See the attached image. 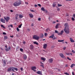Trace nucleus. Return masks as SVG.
Returning a JSON list of instances; mask_svg holds the SVG:
<instances>
[{
  "label": "nucleus",
  "mask_w": 75,
  "mask_h": 75,
  "mask_svg": "<svg viewBox=\"0 0 75 75\" xmlns=\"http://www.w3.org/2000/svg\"><path fill=\"white\" fill-rule=\"evenodd\" d=\"M70 40L71 42H75V41L73 40V39L71 38H70Z\"/></svg>",
  "instance_id": "4468645a"
},
{
  "label": "nucleus",
  "mask_w": 75,
  "mask_h": 75,
  "mask_svg": "<svg viewBox=\"0 0 75 75\" xmlns=\"http://www.w3.org/2000/svg\"><path fill=\"white\" fill-rule=\"evenodd\" d=\"M40 66L41 67H42V68H44V65L43 64H42L40 65Z\"/></svg>",
  "instance_id": "a19ab883"
},
{
  "label": "nucleus",
  "mask_w": 75,
  "mask_h": 75,
  "mask_svg": "<svg viewBox=\"0 0 75 75\" xmlns=\"http://www.w3.org/2000/svg\"><path fill=\"white\" fill-rule=\"evenodd\" d=\"M68 64H66L65 66L66 67H68Z\"/></svg>",
  "instance_id": "0e129e2a"
},
{
  "label": "nucleus",
  "mask_w": 75,
  "mask_h": 75,
  "mask_svg": "<svg viewBox=\"0 0 75 75\" xmlns=\"http://www.w3.org/2000/svg\"><path fill=\"white\" fill-rule=\"evenodd\" d=\"M17 2V6H18L21 4V1H19V2Z\"/></svg>",
  "instance_id": "1a4fd4ad"
},
{
  "label": "nucleus",
  "mask_w": 75,
  "mask_h": 75,
  "mask_svg": "<svg viewBox=\"0 0 75 75\" xmlns=\"http://www.w3.org/2000/svg\"><path fill=\"white\" fill-rule=\"evenodd\" d=\"M57 10L58 11H59V10H60V9L59 8H58L57 9Z\"/></svg>",
  "instance_id": "052dcab7"
},
{
  "label": "nucleus",
  "mask_w": 75,
  "mask_h": 75,
  "mask_svg": "<svg viewBox=\"0 0 75 75\" xmlns=\"http://www.w3.org/2000/svg\"><path fill=\"white\" fill-rule=\"evenodd\" d=\"M41 59L42 60V61H45L46 60V59H45V58H44L43 57H41Z\"/></svg>",
  "instance_id": "aec40b11"
},
{
  "label": "nucleus",
  "mask_w": 75,
  "mask_h": 75,
  "mask_svg": "<svg viewBox=\"0 0 75 75\" xmlns=\"http://www.w3.org/2000/svg\"><path fill=\"white\" fill-rule=\"evenodd\" d=\"M63 41H64V40H58V42H63Z\"/></svg>",
  "instance_id": "cd10ccee"
},
{
  "label": "nucleus",
  "mask_w": 75,
  "mask_h": 75,
  "mask_svg": "<svg viewBox=\"0 0 75 75\" xmlns=\"http://www.w3.org/2000/svg\"><path fill=\"white\" fill-rule=\"evenodd\" d=\"M57 6H58V7H61V6H62V5H61L59 4H57Z\"/></svg>",
  "instance_id": "c756f323"
},
{
  "label": "nucleus",
  "mask_w": 75,
  "mask_h": 75,
  "mask_svg": "<svg viewBox=\"0 0 75 75\" xmlns=\"http://www.w3.org/2000/svg\"><path fill=\"white\" fill-rule=\"evenodd\" d=\"M5 50L6 51H8L11 50V47H10V46H9L8 47H7V48L5 49Z\"/></svg>",
  "instance_id": "0eeeda50"
},
{
  "label": "nucleus",
  "mask_w": 75,
  "mask_h": 75,
  "mask_svg": "<svg viewBox=\"0 0 75 75\" xmlns=\"http://www.w3.org/2000/svg\"><path fill=\"white\" fill-rule=\"evenodd\" d=\"M73 17H74L75 18V14H73Z\"/></svg>",
  "instance_id": "6e6d98bb"
},
{
  "label": "nucleus",
  "mask_w": 75,
  "mask_h": 75,
  "mask_svg": "<svg viewBox=\"0 0 75 75\" xmlns=\"http://www.w3.org/2000/svg\"><path fill=\"white\" fill-rule=\"evenodd\" d=\"M33 38L36 40H38L40 39V38L37 35H34L33 36Z\"/></svg>",
  "instance_id": "7ed1b4c3"
},
{
  "label": "nucleus",
  "mask_w": 75,
  "mask_h": 75,
  "mask_svg": "<svg viewBox=\"0 0 75 75\" xmlns=\"http://www.w3.org/2000/svg\"><path fill=\"white\" fill-rule=\"evenodd\" d=\"M30 50H33L34 49V46L33 45H30Z\"/></svg>",
  "instance_id": "6e6552de"
},
{
  "label": "nucleus",
  "mask_w": 75,
  "mask_h": 75,
  "mask_svg": "<svg viewBox=\"0 0 75 75\" xmlns=\"http://www.w3.org/2000/svg\"><path fill=\"white\" fill-rule=\"evenodd\" d=\"M19 17L20 18H23V16H22V15L20 14L19 15Z\"/></svg>",
  "instance_id": "4be33fe9"
},
{
  "label": "nucleus",
  "mask_w": 75,
  "mask_h": 75,
  "mask_svg": "<svg viewBox=\"0 0 75 75\" xmlns=\"http://www.w3.org/2000/svg\"><path fill=\"white\" fill-rule=\"evenodd\" d=\"M38 21H41V18H38Z\"/></svg>",
  "instance_id": "5fc2aeb1"
},
{
  "label": "nucleus",
  "mask_w": 75,
  "mask_h": 75,
  "mask_svg": "<svg viewBox=\"0 0 75 75\" xmlns=\"http://www.w3.org/2000/svg\"><path fill=\"white\" fill-rule=\"evenodd\" d=\"M3 34H4V35H6V33L5 32H3Z\"/></svg>",
  "instance_id": "3c124183"
},
{
  "label": "nucleus",
  "mask_w": 75,
  "mask_h": 75,
  "mask_svg": "<svg viewBox=\"0 0 75 75\" xmlns=\"http://www.w3.org/2000/svg\"><path fill=\"white\" fill-rule=\"evenodd\" d=\"M48 61L50 63H52L53 61V59H50L48 60Z\"/></svg>",
  "instance_id": "ddd939ff"
},
{
  "label": "nucleus",
  "mask_w": 75,
  "mask_h": 75,
  "mask_svg": "<svg viewBox=\"0 0 75 75\" xmlns=\"http://www.w3.org/2000/svg\"><path fill=\"white\" fill-rule=\"evenodd\" d=\"M59 25V24H57L56 25L55 28H58V26Z\"/></svg>",
  "instance_id": "c85d7f7f"
},
{
  "label": "nucleus",
  "mask_w": 75,
  "mask_h": 75,
  "mask_svg": "<svg viewBox=\"0 0 75 75\" xmlns=\"http://www.w3.org/2000/svg\"><path fill=\"white\" fill-rule=\"evenodd\" d=\"M63 33H64V30H62L60 32V35H62Z\"/></svg>",
  "instance_id": "393cba45"
},
{
  "label": "nucleus",
  "mask_w": 75,
  "mask_h": 75,
  "mask_svg": "<svg viewBox=\"0 0 75 75\" xmlns=\"http://www.w3.org/2000/svg\"><path fill=\"white\" fill-rule=\"evenodd\" d=\"M47 47V44L45 43L43 45V48L44 49H46Z\"/></svg>",
  "instance_id": "9b49d317"
},
{
  "label": "nucleus",
  "mask_w": 75,
  "mask_h": 75,
  "mask_svg": "<svg viewBox=\"0 0 75 75\" xmlns=\"http://www.w3.org/2000/svg\"><path fill=\"white\" fill-rule=\"evenodd\" d=\"M74 0H66V1H73Z\"/></svg>",
  "instance_id": "09e8293b"
},
{
  "label": "nucleus",
  "mask_w": 75,
  "mask_h": 75,
  "mask_svg": "<svg viewBox=\"0 0 75 75\" xmlns=\"http://www.w3.org/2000/svg\"><path fill=\"white\" fill-rule=\"evenodd\" d=\"M14 70L17 71H18V69L17 68L11 67L8 69V71H13V72H14L15 71Z\"/></svg>",
  "instance_id": "f03ea898"
},
{
  "label": "nucleus",
  "mask_w": 75,
  "mask_h": 75,
  "mask_svg": "<svg viewBox=\"0 0 75 75\" xmlns=\"http://www.w3.org/2000/svg\"><path fill=\"white\" fill-rule=\"evenodd\" d=\"M64 74H65V75H69V74H68V73H67V72L64 73Z\"/></svg>",
  "instance_id": "c9c22d12"
},
{
  "label": "nucleus",
  "mask_w": 75,
  "mask_h": 75,
  "mask_svg": "<svg viewBox=\"0 0 75 75\" xmlns=\"http://www.w3.org/2000/svg\"><path fill=\"white\" fill-rule=\"evenodd\" d=\"M44 11H45V13H48V11H47V10H46L45 9V10Z\"/></svg>",
  "instance_id": "2f4dec72"
},
{
  "label": "nucleus",
  "mask_w": 75,
  "mask_h": 75,
  "mask_svg": "<svg viewBox=\"0 0 75 75\" xmlns=\"http://www.w3.org/2000/svg\"><path fill=\"white\" fill-rule=\"evenodd\" d=\"M22 25V24H21L19 26H18V28H21V26Z\"/></svg>",
  "instance_id": "f704fd0d"
},
{
  "label": "nucleus",
  "mask_w": 75,
  "mask_h": 75,
  "mask_svg": "<svg viewBox=\"0 0 75 75\" xmlns=\"http://www.w3.org/2000/svg\"><path fill=\"white\" fill-rule=\"evenodd\" d=\"M56 39H57V38H56V37H54V38H53L52 39V40H56Z\"/></svg>",
  "instance_id": "37998d69"
},
{
  "label": "nucleus",
  "mask_w": 75,
  "mask_h": 75,
  "mask_svg": "<svg viewBox=\"0 0 75 75\" xmlns=\"http://www.w3.org/2000/svg\"><path fill=\"white\" fill-rule=\"evenodd\" d=\"M38 5L39 7H41V5L40 4H38Z\"/></svg>",
  "instance_id": "79ce46f5"
},
{
  "label": "nucleus",
  "mask_w": 75,
  "mask_h": 75,
  "mask_svg": "<svg viewBox=\"0 0 75 75\" xmlns=\"http://www.w3.org/2000/svg\"><path fill=\"white\" fill-rule=\"evenodd\" d=\"M10 26H11V27L13 28V26L12 25H10Z\"/></svg>",
  "instance_id": "774afa93"
},
{
  "label": "nucleus",
  "mask_w": 75,
  "mask_h": 75,
  "mask_svg": "<svg viewBox=\"0 0 75 75\" xmlns=\"http://www.w3.org/2000/svg\"><path fill=\"white\" fill-rule=\"evenodd\" d=\"M30 11L31 12H34V11L33 10H30Z\"/></svg>",
  "instance_id": "4d7b16f0"
},
{
  "label": "nucleus",
  "mask_w": 75,
  "mask_h": 75,
  "mask_svg": "<svg viewBox=\"0 0 75 75\" xmlns=\"http://www.w3.org/2000/svg\"><path fill=\"white\" fill-rule=\"evenodd\" d=\"M57 34H58V35H60V34H61V33H58V32Z\"/></svg>",
  "instance_id": "680f3d73"
},
{
  "label": "nucleus",
  "mask_w": 75,
  "mask_h": 75,
  "mask_svg": "<svg viewBox=\"0 0 75 75\" xmlns=\"http://www.w3.org/2000/svg\"><path fill=\"white\" fill-rule=\"evenodd\" d=\"M54 35L53 34L52 35L50 36L49 37V38H54Z\"/></svg>",
  "instance_id": "412c9836"
},
{
  "label": "nucleus",
  "mask_w": 75,
  "mask_h": 75,
  "mask_svg": "<svg viewBox=\"0 0 75 75\" xmlns=\"http://www.w3.org/2000/svg\"><path fill=\"white\" fill-rule=\"evenodd\" d=\"M31 69L32 71H33L34 72H36V70L35 69H37L36 67L35 66H33L31 67Z\"/></svg>",
  "instance_id": "20e7f679"
},
{
  "label": "nucleus",
  "mask_w": 75,
  "mask_h": 75,
  "mask_svg": "<svg viewBox=\"0 0 75 75\" xmlns=\"http://www.w3.org/2000/svg\"><path fill=\"white\" fill-rule=\"evenodd\" d=\"M31 25L32 27H33V26H34V24H33V23H32Z\"/></svg>",
  "instance_id": "13d9d810"
},
{
  "label": "nucleus",
  "mask_w": 75,
  "mask_h": 75,
  "mask_svg": "<svg viewBox=\"0 0 75 75\" xmlns=\"http://www.w3.org/2000/svg\"><path fill=\"white\" fill-rule=\"evenodd\" d=\"M4 18L6 20V22H8V20H10V17L7 16L6 18L4 17Z\"/></svg>",
  "instance_id": "423d86ee"
},
{
  "label": "nucleus",
  "mask_w": 75,
  "mask_h": 75,
  "mask_svg": "<svg viewBox=\"0 0 75 75\" xmlns=\"http://www.w3.org/2000/svg\"><path fill=\"white\" fill-rule=\"evenodd\" d=\"M66 47H64L63 48V50H65V49H66Z\"/></svg>",
  "instance_id": "864d4df0"
},
{
  "label": "nucleus",
  "mask_w": 75,
  "mask_h": 75,
  "mask_svg": "<svg viewBox=\"0 0 75 75\" xmlns=\"http://www.w3.org/2000/svg\"><path fill=\"white\" fill-rule=\"evenodd\" d=\"M8 38L7 37V36H4V39L7 40Z\"/></svg>",
  "instance_id": "bb28decb"
},
{
  "label": "nucleus",
  "mask_w": 75,
  "mask_h": 75,
  "mask_svg": "<svg viewBox=\"0 0 75 75\" xmlns=\"http://www.w3.org/2000/svg\"><path fill=\"white\" fill-rule=\"evenodd\" d=\"M37 73L38 74H39V75H41V72L40 71H38L37 72Z\"/></svg>",
  "instance_id": "6ab92c4d"
},
{
  "label": "nucleus",
  "mask_w": 75,
  "mask_h": 75,
  "mask_svg": "<svg viewBox=\"0 0 75 75\" xmlns=\"http://www.w3.org/2000/svg\"><path fill=\"white\" fill-rule=\"evenodd\" d=\"M45 37H47V33H45Z\"/></svg>",
  "instance_id": "58836bf2"
},
{
  "label": "nucleus",
  "mask_w": 75,
  "mask_h": 75,
  "mask_svg": "<svg viewBox=\"0 0 75 75\" xmlns=\"http://www.w3.org/2000/svg\"><path fill=\"white\" fill-rule=\"evenodd\" d=\"M50 29L49 28L47 29L46 30V31L47 32Z\"/></svg>",
  "instance_id": "a18cd8bd"
},
{
  "label": "nucleus",
  "mask_w": 75,
  "mask_h": 75,
  "mask_svg": "<svg viewBox=\"0 0 75 75\" xmlns=\"http://www.w3.org/2000/svg\"><path fill=\"white\" fill-rule=\"evenodd\" d=\"M0 21L2 23H6V21H5V19H3V18H1L0 19Z\"/></svg>",
  "instance_id": "9d476101"
},
{
  "label": "nucleus",
  "mask_w": 75,
  "mask_h": 75,
  "mask_svg": "<svg viewBox=\"0 0 75 75\" xmlns=\"http://www.w3.org/2000/svg\"><path fill=\"white\" fill-rule=\"evenodd\" d=\"M40 38H43L44 37V35L42 33L40 34Z\"/></svg>",
  "instance_id": "f3484780"
},
{
  "label": "nucleus",
  "mask_w": 75,
  "mask_h": 75,
  "mask_svg": "<svg viewBox=\"0 0 75 75\" xmlns=\"http://www.w3.org/2000/svg\"><path fill=\"white\" fill-rule=\"evenodd\" d=\"M1 27H2V28H4V29H5L6 28H5V27L3 25H1Z\"/></svg>",
  "instance_id": "a878e982"
},
{
  "label": "nucleus",
  "mask_w": 75,
  "mask_h": 75,
  "mask_svg": "<svg viewBox=\"0 0 75 75\" xmlns=\"http://www.w3.org/2000/svg\"><path fill=\"white\" fill-rule=\"evenodd\" d=\"M29 16L30 18H33V17H34V15H33L32 13H31L29 14Z\"/></svg>",
  "instance_id": "f8f14e48"
},
{
  "label": "nucleus",
  "mask_w": 75,
  "mask_h": 75,
  "mask_svg": "<svg viewBox=\"0 0 75 75\" xmlns=\"http://www.w3.org/2000/svg\"><path fill=\"white\" fill-rule=\"evenodd\" d=\"M23 44H25V42L23 41Z\"/></svg>",
  "instance_id": "e2e57ef3"
},
{
  "label": "nucleus",
  "mask_w": 75,
  "mask_h": 75,
  "mask_svg": "<svg viewBox=\"0 0 75 75\" xmlns=\"http://www.w3.org/2000/svg\"><path fill=\"white\" fill-rule=\"evenodd\" d=\"M33 43L34 44H36V45H38V43L36 42H33Z\"/></svg>",
  "instance_id": "b1692460"
},
{
  "label": "nucleus",
  "mask_w": 75,
  "mask_h": 75,
  "mask_svg": "<svg viewBox=\"0 0 75 75\" xmlns=\"http://www.w3.org/2000/svg\"><path fill=\"white\" fill-rule=\"evenodd\" d=\"M67 59H68L69 60V61H71V59L69 58V57H67Z\"/></svg>",
  "instance_id": "e433bc0d"
},
{
  "label": "nucleus",
  "mask_w": 75,
  "mask_h": 75,
  "mask_svg": "<svg viewBox=\"0 0 75 75\" xmlns=\"http://www.w3.org/2000/svg\"><path fill=\"white\" fill-rule=\"evenodd\" d=\"M17 4L16 1L13 4V6H15V7H17Z\"/></svg>",
  "instance_id": "dca6fc26"
},
{
  "label": "nucleus",
  "mask_w": 75,
  "mask_h": 75,
  "mask_svg": "<svg viewBox=\"0 0 75 75\" xmlns=\"http://www.w3.org/2000/svg\"><path fill=\"white\" fill-rule=\"evenodd\" d=\"M1 50H2V51L3 50V49L1 47Z\"/></svg>",
  "instance_id": "69168bd1"
},
{
  "label": "nucleus",
  "mask_w": 75,
  "mask_h": 75,
  "mask_svg": "<svg viewBox=\"0 0 75 75\" xmlns=\"http://www.w3.org/2000/svg\"><path fill=\"white\" fill-rule=\"evenodd\" d=\"M59 55L62 58H64L65 59H67V58L65 57L64 54L62 53H60L59 54Z\"/></svg>",
  "instance_id": "39448f33"
},
{
  "label": "nucleus",
  "mask_w": 75,
  "mask_h": 75,
  "mask_svg": "<svg viewBox=\"0 0 75 75\" xmlns=\"http://www.w3.org/2000/svg\"><path fill=\"white\" fill-rule=\"evenodd\" d=\"M67 55H70V54L69 53H67Z\"/></svg>",
  "instance_id": "bf43d9fd"
},
{
  "label": "nucleus",
  "mask_w": 75,
  "mask_h": 75,
  "mask_svg": "<svg viewBox=\"0 0 75 75\" xmlns=\"http://www.w3.org/2000/svg\"><path fill=\"white\" fill-rule=\"evenodd\" d=\"M72 52H73V53H75V51L73 50H72Z\"/></svg>",
  "instance_id": "ea45409f"
},
{
  "label": "nucleus",
  "mask_w": 75,
  "mask_h": 75,
  "mask_svg": "<svg viewBox=\"0 0 75 75\" xmlns=\"http://www.w3.org/2000/svg\"><path fill=\"white\" fill-rule=\"evenodd\" d=\"M35 7H38V6H37V4H35Z\"/></svg>",
  "instance_id": "c03bdc74"
},
{
  "label": "nucleus",
  "mask_w": 75,
  "mask_h": 75,
  "mask_svg": "<svg viewBox=\"0 0 75 75\" xmlns=\"http://www.w3.org/2000/svg\"><path fill=\"white\" fill-rule=\"evenodd\" d=\"M21 70L22 71H23V68H22V67H21Z\"/></svg>",
  "instance_id": "49530a36"
},
{
  "label": "nucleus",
  "mask_w": 75,
  "mask_h": 75,
  "mask_svg": "<svg viewBox=\"0 0 75 75\" xmlns=\"http://www.w3.org/2000/svg\"><path fill=\"white\" fill-rule=\"evenodd\" d=\"M19 16V15L18 14H16V16L15 17V19L16 20H17V19H18V17Z\"/></svg>",
  "instance_id": "2eb2a0df"
},
{
  "label": "nucleus",
  "mask_w": 75,
  "mask_h": 75,
  "mask_svg": "<svg viewBox=\"0 0 75 75\" xmlns=\"http://www.w3.org/2000/svg\"><path fill=\"white\" fill-rule=\"evenodd\" d=\"M45 10V9H44V7H42L41 8V10L43 11H44Z\"/></svg>",
  "instance_id": "5701e85b"
},
{
  "label": "nucleus",
  "mask_w": 75,
  "mask_h": 75,
  "mask_svg": "<svg viewBox=\"0 0 75 75\" xmlns=\"http://www.w3.org/2000/svg\"><path fill=\"white\" fill-rule=\"evenodd\" d=\"M27 55L25 54H24V57H23V59H27Z\"/></svg>",
  "instance_id": "a211bd4d"
},
{
  "label": "nucleus",
  "mask_w": 75,
  "mask_h": 75,
  "mask_svg": "<svg viewBox=\"0 0 75 75\" xmlns=\"http://www.w3.org/2000/svg\"><path fill=\"white\" fill-rule=\"evenodd\" d=\"M74 64H72L70 66V67H71V68H73V67H74Z\"/></svg>",
  "instance_id": "473e14b6"
},
{
  "label": "nucleus",
  "mask_w": 75,
  "mask_h": 75,
  "mask_svg": "<svg viewBox=\"0 0 75 75\" xmlns=\"http://www.w3.org/2000/svg\"><path fill=\"white\" fill-rule=\"evenodd\" d=\"M16 29L17 31H19V28H17Z\"/></svg>",
  "instance_id": "de8ad7c7"
},
{
  "label": "nucleus",
  "mask_w": 75,
  "mask_h": 75,
  "mask_svg": "<svg viewBox=\"0 0 75 75\" xmlns=\"http://www.w3.org/2000/svg\"><path fill=\"white\" fill-rule=\"evenodd\" d=\"M20 50L21 51V52H23V49L22 48H20Z\"/></svg>",
  "instance_id": "72a5a7b5"
},
{
  "label": "nucleus",
  "mask_w": 75,
  "mask_h": 75,
  "mask_svg": "<svg viewBox=\"0 0 75 75\" xmlns=\"http://www.w3.org/2000/svg\"><path fill=\"white\" fill-rule=\"evenodd\" d=\"M3 62L5 65H6V61L4 60L3 61Z\"/></svg>",
  "instance_id": "4c0bfd02"
},
{
  "label": "nucleus",
  "mask_w": 75,
  "mask_h": 75,
  "mask_svg": "<svg viewBox=\"0 0 75 75\" xmlns=\"http://www.w3.org/2000/svg\"><path fill=\"white\" fill-rule=\"evenodd\" d=\"M72 21H74L75 20V19L74 18H72Z\"/></svg>",
  "instance_id": "8fccbe9b"
},
{
  "label": "nucleus",
  "mask_w": 75,
  "mask_h": 75,
  "mask_svg": "<svg viewBox=\"0 0 75 75\" xmlns=\"http://www.w3.org/2000/svg\"><path fill=\"white\" fill-rule=\"evenodd\" d=\"M65 28L64 30L66 34H69V25L68 23H65L64 25Z\"/></svg>",
  "instance_id": "f257e3e1"
},
{
  "label": "nucleus",
  "mask_w": 75,
  "mask_h": 75,
  "mask_svg": "<svg viewBox=\"0 0 75 75\" xmlns=\"http://www.w3.org/2000/svg\"><path fill=\"white\" fill-rule=\"evenodd\" d=\"M10 11H11V12H13V11L12 10H10Z\"/></svg>",
  "instance_id": "338daca9"
},
{
  "label": "nucleus",
  "mask_w": 75,
  "mask_h": 75,
  "mask_svg": "<svg viewBox=\"0 0 75 75\" xmlns=\"http://www.w3.org/2000/svg\"><path fill=\"white\" fill-rule=\"evenodd\" d=\"M55 33H58V31H57V30H55Z\"/></svg>",
  "instance_id": "603ef678"
},
{
  "label": "nucleus",
  "mask_w": 75,
  "mask_h": 75,
  "mask_svg": "<svg viewBox=\"0 0 75 75\" xmlns=\"http://www.w3.org/2000/svg\"><path fill=\"white\" fill-rule=\"evenodd\" d=\"M16 50L18 51V50H19V47L18 46H17L16 47Z\"/></svg>",
  "instance_id": "7c9ffc66"
}]
</instances>
